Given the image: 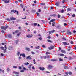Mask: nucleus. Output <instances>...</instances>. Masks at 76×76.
<instances>
[{"label":"nucleus","mask_w":76,"mask_h":76,"mask_svg":"<svg viewBox=\"0 0 76 76\" xmlns=\"http://www.w3.org/2000/svg\"><path fill=\"white\" fill-rule=\"evenodd\" d=\"M46 73H50V72L48 71H46Z\"/></svg>","instance_id":"obj_59"},{"label":"nucleus","mask_w":76,"mask_h":76,"mask_svg":"<svg viewBox=\"0 0 76 76\" xmlns=\"http://www.w3.org/2000/svg\"><path fill=\"white\" fill-rule=\"evenodd\" d=\"M23 69L24 70H28V69H26V68H25V67H23Z\"/></svg>","instance_id":"obj_35"},{"label":"nucleus","mask_w":76,"mask_h":76,"mask_svg":"<svg viewBox=\"0 0 76 76\" xmlns=\"http://www.w3.org/2000/svg\"><path fill=\"white\" fill-rule=\"evenodd\" d=\"M72 72H68V74L69 75H72Z\"/></svg>","instance_id":"obj_33"},{"label":"nucleus","mask_w":76,"mask_h":76,"mask_svg":"<svg viewBox=\"0 0 76 76\" xmlns=\"http://www.w3.org/2000/svg\"><path fill=\"white\" fill-rule=\"evenodd\" d=\"M67 34L68 35H72V32L71 31H68L67 33Z\"/></svg>","instance_id":"obj_13"},{"label":"nucleus","mask_w":76,"mask_h":76,"mask_svg":"<svg viewBox=\"0 0 76 76\" xmlns=\"http://www.w3.org/2000/svg\"><path fill=\"white\" fill-rule=\"evenodd\" d=\"M11 20H16V18L13 17H11L10 18Z\"/></svg>","instance_id":"obj_3"},{"label":"nucleus","mask_w":76,"mask_h":76,"mask_svg":"<svg viewBox=\"0 0 76 76\" xmlns=\"http://www.w3.org/2000/svg\"><path fill=\"white\" fill-rule=\"evenodd\" d=\"M8 38H12V34H9L8 35Z\"/></svg>","instance_id":"obj_14"},{"label":"nucleus","mask_w":76,"mask_h":76,"mask_svg":"<svg viewBox=\"0 0 76 76\" xmlns=\"http://www.w3.org/2000/svg\"><path fill=\"white\" fill-rule=\"evenodd\" d=\"M26 37H27V38H32V35H28L26 36Z\"/></svg>","instance_id":"obj_8"},{"label":"nucleus","mask_w":76,"mask_h":76,"mask_svg":"<svg viewBox=\"0 0 76 76\" xmlns=\"http://www.w3.org/2000/svg\"><path fill=\"white\" fill-rule=\"evenodd\" d=\"M17 55L19 56V54H20V52H18L17 53Z\"/></svg>","instance_id":"obj_32"},{"label":"nucleus","mask_w":76,"mask_h":76,"mask_svg":"<svg viewBox=\"0 0 76 76\" xmlns=\"http://www.w3.org/2000/svg\"><path fill=\"white\" fill-rule=\"evenodd\" d=\"M14 12H17V15H18V13H19V12H18V11H17L16 10H15V11Z\"/></svg>","instance_id":"obj_39"},{"label":"nucleus","mask_w":76,"mask_h":76,"mask_svg":"<svg viewBox=\"0 0 76 76\" xmlns=\"http://www.w3.org/2000/svg\"><path fill=\"white\" fill-rule=\"evenodd\" d=\"M4 53H6V49H4Z\"/></svg>","instance_id":"obj_41"},{"label":"nucleus","mask_w":76,"mask_h":76,"mask_svg":"<svg viewBox=\"0 0 76 76\" xmlns=\"http://www.w3.org/2000/svg\"><path fill=\"white\" fill-rule=\"evenodd\" d=\"M39 69L40 70H42V71H43V70H45V68L44 67H39Z\"/></svg>","instance_id":"obj_5"},{"label":"nucleus","mask_w":76,"mask_h":76,"mask_svg":"<svg viewBox=\"0 0 76 76\" xmlns=\"http://www.w3.org/2000/svg\"><path fill=\"white\" fill-rule=\"evenodd\" d=\"M1 32L3 33L4 34V30H2Z\"/></svg>","instance_id":"obj_49"},{"label":"nucleus","mask_w":76,"mask_h":76,"mask_svg":"<svg viewBox=\"0 0 76 76\" xmlns=\"http://www.w3.org/2000/svg\"><path fill=\"white\" fill-rule=\"evenodd\" d=\"M61 51L62 53H64V54H65V53H66V51L65 50H61Z\"/></svg>","instance_id":"obj_12"},{"label":"nucleus","mask_w":76,"mask_h":76,"mask_svg":"<svg viewBox=\"0 0 76 76\" xmlns=\"http://www.w3.org/2000/svg\"><path fill=\"white\" fill-rule=\"evenodd\" d=\"M41 5H45V3H42L41 4Z\"/></svg>","instance_id":"obj_57"},{"label":"nucleus","mask_w":76,"mask_h":76,"mask_svg":"<svg viewBox=\"0 0 76 76\" xmlns=\"http://www.w3.org/2000/svg\"><path fill=\"white\" fill-rule=\"evenodd\" d=\"M73 33H76V31H75V30H74V31H73Z\"/></svg>","instance_id":"obj_64"},{"label":"nucleus","mask_w":76,"mask_h":76,"mask_svg":"<svg viewBox=\"0 0 76 76\" xmlns=\"http://www.w3.org/2000/svg\"><path fill=\"white\" fill-rule=\"evenodd\" d=\"M20 34H21V32H20L18 34H17V36L18 37L19 36V35H20Z\"/></svg>","instance_id":"obj_29"},{"label":"nucleus","mask_w":76,"mask_h":76,"mask_svg":"<svg viewBox=\"0 0 76 76\" xmlns=\"http://www.w3.org/2000/svg\"><path fill=\"white\" fill-rule=\"evenodd\" d=\"M6 20H7V21H10V18H7L6 19Z\"/></svg>","instance_id":"obj_27"},{"label":"nucleus","mask_w":76,"mask_h":76,"mask_svg":"<svg viewBox=\"0 0 76 76\" xmlns=\"http://www.w3.org/2000/svg\"><path fill=\"white\" fill-rule=\"evenodd\" d=\"M34 26H37V23H34Z\"/></svg>","instance_id":"obj_52"},{"label":"nucleus","mask_w":76,"mask_h":76,"mask_svg":"<svg viewBox=\"0 0 76 76\" xmlns=\"http://www.w3.org/2000/svg\"><path fill=\"white\" fill-rule=\"evenodd\" d=\"M61 13H64V10H62L61 11Z\"/></svg>","instance_id":"obj_37"},{"label":"nucleus","mask_w":76,"mask_h":76,"mask_svg":"<svg viewBox=\"0 0 76 76\" xmlns=\"http://www.w3.org/2000/svg\"><path fill=\"white\" fill-rule=\"evenodd\" d=\"M58 18H60V15L59 14L58 15Z\"/></svg>","instance_id":"obj_47"},{"label":"nucleus","mask_w":76,"mask_h":76,"mask_svg":"<svg viewBox=\"0 0 76 76\" xmlns=\"http://www.w3.org/2000/svg\"><path fill=\"white\" fill-rule=\"evenodd\" d=\"M7 28H8V26H7L6 27L5 26H1V29H4V30H6L7 29Z\"/></svg>","instance_id":"obj_1"},{"label":"nucleus","mask_w":76,"mask_h":76,"mask_svg":"<svg viewBox=\"0 0 76 76\" xmlns=\"http://www.w3.org/2000/svg\"><path fill=\"white\" fill-rule=\"evenodd\" d=\"M40 57L41 59H43V58H44V56H41Z\"/></svg>","instance_id":"obj_53"},{"label":"nucleus","mask_w":76,"mask_h":76,"mask_svg":"<svg viewBox=\"0 0 76 76\" xmlns=\"http://www.w3.org/2000/svg\"><path fill=\"white\" fill-rule=\"evenodd\" d=\"M13 73H15V74H19V72L15 71L13 72Z\"/></svg>","instance_id":"obj_20"},{"label":"nucleus","mask_w":76,"mask_h":76,"mask_svg":"<svg viewBox=\"0 0 76 76\" xmlns=\"http://www.w3.org/2000/svg\"><path fill=\"white\" fill-rule=\"evenodd\" d=\"M25 50L27 51H30V49L29 48H25Z\"/></svg>","instance_id":"obj_17"},{"label":"nucleus","mask_w":76,"mask_h":76,"mask_svg":"<svg viewBox=\"0 0 76 76\" xmlns=\"http://www.w3.org/2000/svg\"><path fill=\"white\" fill-rule=\"evenodd\" d=\"M1 56H4V54L3 53H1Z\"/></svg>","instance_id":"obj_61"},{"label":"nucleus","mask_w":76,"mask_h":76,"mask_svg":"<svg viewBox=\"0 0 76 76\" xmlns=\"http://www.w3.org/2000/svg\"><path fill=\"white\" fill-rule=\"evenodd\" d=\"M64 69H66H66H69V67L67 66H65L64 67Z\"/></svg>","instance_id":"obj_16"},{"label":"nucleus","mask_w":76,"mask_h":76,"mask_svg":"<svg viewBox=\"0 0 76 76\" xmlns=\"http://www.w3.org/2000/svg\"><path fill=\"white\" fill-rule=\"evenodd\" d=\"M69 60H72V59H73V58L71 57H69Z\"/></svg>","instance_id":"obj_28"},{"label":"nucleus","mask_w":76,"mask_h":76,"mask_svg":"<svg viewBox=\"0 0 76 76\" xmlns=\"http://www.w3.org/2000/svg\"><path fill=\"white\" fill-rule=\"evenodd\" d=\"M55 19H53L52 20H50V22H54V21H55Z\"/></svg>","instance_id":"obj_21"},{"label":"nucleus","mask_w":76,"mask_h":76,"mask_svg":"<svg viewBox=\"0 0 76 76\" xmlns=\"http://www.w3.org/2000/svg\"><path fill=\"white\" fill-rule=\"evenodd\" d=\"M34 3H37V1H33Z\"/></svg>","instance_id":"obj_55"},{"label":"nucleus","mask_w":76,"mask_h":76,"mask_svg":"<svg viewBox=\"0 0 76 76\" xmlns=\"http://www.w3.org/2000/svg\"><path fill=\"white\" fill-rule=\"evenodd\" d=\"M18 58L20 60V59H21L22 58V57H18Z\"/></svg>","instance_id":"obj_54"},{"label":"nucleus","mask_w":76,"mask_h":76,"mask_svg":"<svg viewBox=\"0 0 76 76\" xmlns=\"http://www.w3.org/2000/svg\"><path fill=\"white\" fill-rule=\"evenodd\" d=\"M56 6H58L59 4L58 3L56 2Z\"/></svg>","instance_id":"obj_24"},{"label":"nucleus","mask_w":76,"mask_h":76,"mask_svg":"<svg viewBox=\"0 0 76 76\" xmlns=\"http://www.w3.org/2000/svg\"><path fill=\"white\" fill-rule=\"evenodd\" d=\"M4 2L5 3H8L10 2V0H5Z\"/></svg>","instance_id":"obj_6"},{"label":"nucleus","mask_w":76,"mask_h":76,"mask_svg":"<svg viewBox=\"0 0 76 76\" xmlns=\"http://www.w3.org/2000/svg\"><path fill=\"white\" fill-rule=\"evenodd\" d=\"M26 59H28V60H31L32 59V58L30 56H27L26 58Z\"/></svg>","instance_id":"obj_7"},{"label":"nucleus","mask_w":76,"mask_h":76,"mask_svg":"<svg viewBox=\"0 0 76 76\" xmlns=\"http://www.w3.org/2000/svg\"><path fill=\"white\" fill-rule=\"evenodd\" d=\"M52 67H53V66H51V65H49L48 67V69H51Z\"/></svg>","instance_id":"obj_10"},{"label":"nucleus","mask_w":76,"mask_h":76,"mask_svg":"<svg viewBox=\"0 0 76 76\" xmlns=\"http://www.w3.org/2000/svg\"><path fill=\"white\" fill-rule=\"evenodd\" d=\"M36 14L38 16H39V14L38 12H36Z\"/></svg>","instance_id":"obj_34"},{"label":"nucleus","mask_w":76,"mask_h":76,"mask_svg":"<svg viewBox=\"0 0 76 76\" xmlns=\"http://www.w3.org/2000/svg\"><path fill=\"white\" fill-rule=\"evenodd\" d=\"M24 71L23 69H22L20 71V73H23V72H24Z\"/></svg>","instance_id":"obj_31"},{"label":"nucleus","mask_w":76,"mask_h":76,"mask_svg":"<svg viewBox=\"0 0 76 76\" xmlns=\"http://www.w3.org/2000/svg\"><path fill=\"white\" fill-rule=\"evenodd\" d=\"M19 42V40H17L16 41V43L18 44Z\"/></svg>","instance_id":"obj_30"},{"label":"nucleus","mask_w":76,"mask_h":76,"mask_svg":"<svg viewBox=\"0 0 76 76\" xmlns=\"http://www.w3.org/2000/svg\"><path fill=\"white\" fill-rule=\"evenodd\" d=\"M36 49H39V48H40V47L37 46L35 47Z\"/></svg>","instance_id":"obj_23"},{"label":"nucleus","mask_w":76,"mask_h":76,"mask_svg":"<svg viewBox=\"0 0 76 76\" xmlns=\"http://www.w3.org/2000/svg\"><path fill=\"white\" fill-rule=\"evenodd\" d=\"M43 58L46 59V58H47V57L46 56H43Z\"/></svg>","instance_id":"obj_42"},{"label":"nucleus","mask_w":76,"mask_h":76,"mask_svg":"<svg viewBox=\"0 0 76 76\" xmlns=\"http://www.w3.org/2000/svg\"><path fill=\"white\" fill-rule=\"evenodd\" d=\"M62 39H63V40H64V41L66 40V38L65 37H63L62 38Z\"/></svg>","instance_id":"obj_25"},{"label":"nucleus","mask_w":76,"mask_h":76,"mask_svg":"<svg viewBox=\"0 0 76 76\" xmlns=\"http://www.w3.org/2000/svg\"><path fill=\"white\" fill-rule=\"evenodd\" d=\"M31 53L32 54H35V52H31Z\"/></svg>","instance_id":"obj_51"},{"label":"nucleus","mask_w":76,"mask_h":76,"mask_svg":"<svg viewBox=\"0 0 76 76\" xmlns=\"http://www.w3.org/2000/svg\"><path fill=\"white\" fill-rule=\"evenodd\" d=\"M59 55L60 56H64L63 54H60Z\"/></svg>","instance_id":"obj_48"},{"label":"nucleus","mask_w":76,"mask_h":76,"mask_svg":"<svg viewBox=\"0 0 76 76\" xmlns=\"http://www.w3.org/2000/svg\"><path fill=\"white\" fill-rule=\"evenodd\" d=\"M48 48L49 50H53L54 48V46L51 45Z\"/></svg>","instance_id":"obj_2"},{"label":"nucleus","mask_w":76,"mask_h":76,"mask_svg":"<svg viewBox=\"0 0 76 76\" xmlns=\"http://www.w3.org/2000/svg\"><path fill=\"white\" fill-rule=\"evenodd\" d=\"M18 67V66H13V68H17Z\"/></svg>","instance_id":"obj_40"},{"label":"nucleus","mask_w":76,"mask_h":76,"mask_svg":"<svg viewBox=\"0 0 76 76\" xmlns=\"http://www.w3.org/2000/svg\"><path fill=\"white\" fill-rule=\"evenodd\" d=\"M54 32V30L51 31H49V34H51V33H53Z\"/></svg>","instance_id":"obj_11"},{"label":"nucleus","mask_w":76,"mask_h":76,"mask_svg":"<svg viewBox=\"0 0 76 76\" xmlns=\"http://www.w3.org/2000/svg\"><path fill=\"white\" fill-rule=\"evenodd\" d=\"M62 43H63V44H64V45H69V43H66V42H63Z\"/></svg>","instance_id":"obj_4"},{"label":"nucleus","mask_w":76,"mask_h":76,"mask_svg":"<svg viewBox=\"0 0 76 76\" xmlns=\"http://www.w3.org/2000/svg\"><path fill=\"white\" fill-rule=\"evenodd\" d=\"M67 11H70L71 10V9L68 8L67 9Z\"/></svg>","instance_id":"obj_36"},{"label":"nucleus","mask_w":76,"mask_h":76,"mask_svg":"<svg viewBox=\"0 0 76 76\" xmlns=\"http://www.w3.org/2000/svg\"><path fill=\"white\" fill-rule=\"evenodd\" d=\"M20 6L21 7H22V8H23V5L21 4L20 5Z\"/></svg>","instance_id":"obj_44"},{"label":"nucleus","mask_w":76,"mask_h":76,"mask_svg":"<svg viewBox=\"0 0 76 76\" xmlns=\"http://www.w3.org/2000/svg\"><path fill=\"white\" fill-rule=\"evenodd\" d=\"M38 12H41V10L40 9H39L38 10Z\"/></svg>","instance_id":"obj_38"},{"label":"nucleus","mask_w":76,"mask_h":76,"mask_svg":"<svg viewBox=\"0 0 76 76\" xmlns=\"http://www.w3.org/2000/svg\"><path fill=\"white\" fill-rule=\"evenodd\" d=\"M18 32H19V30H18L15 31V34L18 33Z\"/></svg>","instance_id":"obj_26"},{"label":"nucleus","mask_w":76,"mask_h":76,"mask_svg":"<svg viewBox=\"0 0 76 76\" xmlns=\"http://www.w3.org/2000/svg\"><path fill=\"white\" fill-rule=\"evenodd\" d=\"M47 58H49V57H50V56L48 55L47 56Z\"/></svg>","instance_id":"obj_63"},{"label":"nucleus","mask_w":76,"mask_h":76,"mask_svg":"<svg viewBox=\"0 0 76 76\" xmlns=\"http://www.w3.org/2000/svg\"><path fill=\"white\" fill-rule=\"evenodd\" d=\"M19 69L20 70V69H22V67H21L20 66H19Z\"/></svg>","instance_id":"obj_56"},{"label":"nucleus","mask_w":76,"mask_h":76,"mask_svg":"<svg viewBox=\"0 0 76 76\" xmlns=\"http://www.w3.org/2000/svg\"><path fill=\"white\" fill-rule=\"evenodd\" d=\"M51 61H58V60L57 59H51Z\"/></svg>","instance_id":"obj_15"},{"label":"nucleus","mask_w":76,"mask_h":76,"mask_svg":"<svg viewBox=\"0 0 76 76\" xmlns=\"http://www.w3.org/2000/svg\"><path fill=\"white\" fill-rule=\"evenodd\" d=\"M47 41H48V42H51V43H52L53 42H52V41H51V40H48Z\"/></svg>","instance_id":"obj_22"},{"label":"nucleus","mask_w":76,"mask_h":76,"mask_svg":"<svg viewBox=\"0 0 76 76\" xmlns=\"http://www.w3.org/2000/svg\"><path fill=\"white\" fill-rule=\"evenodd\" d=\"M1 49H2V50H4V47H1Z\"/></svg>","instance_id":"obj_58"},{"label":"nucleus","mask_w":76,"mask_h":76,"mask_svg":"<svg viewBox=\"0 0 76 76\" xmlns=\"http://www.w3.org/2000/svg\"><path fill=\"white\" fill-rule=\"evenodd\" d=\"M25 24L26 25H29V23H25Z\"/></svg>","instance_id":"obj_50"},{"label":"nucleus","mask_w":76,"mask_h":76,"mask_svg":"<svg viewBox=\"0 0 76 76\" xmlns=\"http://www.w3.org/2000/svg\"><path fill=\"white\" fill-rule=\"evenodd\" d=\"M20 56H22L23 57H25V55L24 53L22 54H20Z\"/></svg>","instance_id":"obj_9"},{"label":"nucleus","mask_w":76,"mask_h":76,"mask_svg":"<svg viewBox=\"0 0 76 76\" xmlns=\"http://www.w3.org/2000/svg\"><path fill=\"white\" fill-rule=\"evenodd\" d=\"M31 66H32V65H30L28 67V68H31Z\"/></svg>","instance_id":"obj_46"},{"label":"nucleus","mask_w":76,"mask_h":76,"mask_svg":"<svg viewBox=\"0 0 76 76\" xmlns=\"http://www.w3.org/2000/svg\"><path fill=\"white\" fill-rule=\"evenodd\" d=\"M29 64L28 62H27V63H24V65L25 66H28V65Z\"/></svg>","instance_id":"obj_19"},{"label":"nucleus","mask_w":76,"mask_h":76,"mask_svg":"<svg viewBox=\"0 0 76 76\" xmlns=\"http://www.w3.org/2000/svg\"><path fill=\"white\" fill-rule=\"evenodd\" d=\"M50 54V53L49 52H47L46 53V54Z\"/></svg>","instance_id":"obj_45"},{"label":"nucleus","mask_w":76,"mask_h":76,"mask_svg":"<svg viewBox=\"0 0 76 76\" xmlns=\"http://www.w3.org/2000/svg\"><path fill=\"white\" fill-rule=\"evenodd\" d=\"M59 61H63V59H62L59 58Z\"/></svg>","instance_id":"obj_62"},{"label":"nucleus","mask_w":76,"mask_h":76,"mask_svg":"<svg viewBox=\"0 0 76 76\" xmlns=\"http://www.w3.org/2000/svg\"><path fill=\"white\" fill-rule=\"evenodd\" d=\"M32 69H33L34 70V69H35V67H34V66H33L32 67Z\"/></svg>","instance_id":"obj_60"},{"label":"nucleus","mask_w":76,"mask_h":76,"mask_svg":"<svg viewBox=\"0 0 76 76\" xmlns=\"http://www.w3.org/2000/svg\"><path fill=\"white\" fill-rule=\"evenodd\" d=\"M10 69L9 68H7V72H9V71H10Z\"/></svg>","instance_id":"obj_18"},{"label":"nucleus","mask_w":76,"mask_h":76,"mask_svg":"<svg viewBox=\"0 0 76 76\" xmlns=\"http://www.w3.org/2000/svg\"><path fill=\"white\" fill-rule=\"evenodd\" d=\"M42 47H43V48H46L45 46L44 45H42Z\"/></svg>","instance_id":"obj_43"}]
</instances>
